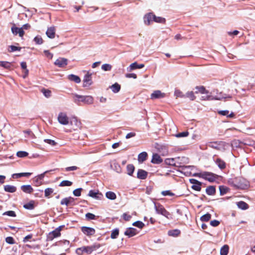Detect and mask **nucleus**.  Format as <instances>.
<instances>
[{"label": "nucleus", "instance_id": "nucleus-1", "mask_svg": "<svg viewBox=\"0 0 255 255\" xmlns=\"http://www.w3.org/2000/svg\"><path fill=\"white\" fill-rule=\"evenodd\" d=\"M195 89L197 90V91L195 92V93H200L203 95L201 97V100H221L226 98L225 97L221 96H217L214 97L210 94L209 91H207L203 86H197Z\"/></svg>", "mask_w": 255, "mask_h": 255}, {"label": "nucleus", "instance_id": "nucleus-2", "mask_svg": "<svg viewBox=\"0 0 255 255\" xmlns=\"http://www.w3.org/2000/svg\"><path fill=\"white\" fill-rule=\"evenodd\" d=\"M188 163V158L185 157H176V167H179L182 168V169L187 173L189 175L191 174V172H188L187 171L188 169H192L194 168L193 166H184L185 164Z\"/></svg>", "mask_w": 255, "mask_h": 255}, {"label": "nucleus", "instance_id": "nucleus-3", "mask_svg": "<svg viewBox=\"0 0 255 255\" xmlns=\"http://www.w3.org/2000/svg\"><path fill=\"white\" fill-rule=\"evenodd\" d=\"M100 246L98 244H95L90 246H83L78 248L76 250V253L78 255H83V254H91L94 251L100 248Z\"/></svg>", "mask_w": 255, "mask_h": 255}, {"label": "nucleus", "instance_id": "nucleus-4", "mask_svg": "<svg viewBox=\"0 0 255 255\" xmlns=\"http://www.w3.org/2000/svg\"><path fill=\"white\" fill-rule=\"evenodd\" d=\"M73 98L76 103L82 102L86 104H92L94 99L91 96H81L78 94H73Z\"/></svg>", "mask_w": 255, "mask_h": 255}, {"label": "nucleus", "instance_id": "nucleus-5", "mask_svg": "<svg viewBox=\"0 0 255 255\" xmlns=\"http://www.w3.org/2000/svg\"><path fill=\"white\" fill-rule=\"evenodd\" d=\"M207 145L210 147L221 151H224L229 147V144L223 141L210 142Z\"/></svg>", "mask_w": 255, "mask_h": 255}, {"label": "nucleus", "instance_id": "nucleus-6", "mask_svg": "<svg viewBox=\"0 0 255 255\" xmlns=\"http://www.w3.org/2000/svg\"><path fill=\"white\" fill-rule=\"evenodd\" d=\"M234 182L235 186L238 188L245 189L249 185V182L245 179L242 177L236 178Z\"/></svg>", "mask_w": 255, "mask_h": 255}, {"label": "nucleus", "instance_id": "nucleus-7", "mask_svg": "<svg viewBox=\"0 0 255 255\" xmlns=\"http://www.w3.org/2000/svg\"><path fill=\"white\" fill-rule=\"evenodd\" d=\"M154 209L157 214H161L167 218H169L170 213L167 212L162 205L154 203Z\"/></svg>", "mask_w": 255, "mask_h": 255}, {"label": "nucleus", "instance_id": "nucleus-8", "mask_svg": "<svg viewBox=\"0 0 255 255\" xmlns=\"http://www.w3.org/2000/svg\"><path fill=\"white\" fill-rule=\"evenodd\" d=\"M57 120L58 122L62 125H67L69 123V119L67 116V114L64 112H60L59 113L57 117Z\"/></svg>", "mask_w": 255, "mask_h": 255}, {"label": "nucleus", "instance_id": "nucleus-9", "mask_svg": "<svg viewBox=\"0 0 255 255\" xmlns=\"http://www.w3.org/2000/svg\"><path fill=\"white\" fill-rule=\"evenodd\" d=\"M70 124L73 130L76 131L81 129V123L77 118H73L70 121Z\"/></svg>", "mask_w": 255, "mask_h": 255}, {"label": "nucleus", "instance_id": "nucleus-10", "mask_svg": "<svg viewBox=\"0 0 255 255\" xmlns=\"http://www.w3.org/2000/svg\"><path fill=\"white\" fill-rule=\"evenodd\" d=\"M189 182L192 184L191 188L197 191H200L201 190L202 182L198 181L195 179H190Z\"/></svg>", "mask_w": 255, "mask_h": 255}, {"label": "nucleus", "instance_id": "nucleus-11", "mask_svg": "<svg viewBox=\"0 0 255 255\" xmlns=\"http://www.w3.org/2000/svg\"><path fill=\"white\" fill-rule=\"evenodd\" d=\"M48 172V171H46L43 173L35 177L34 178V182L36 186H40L43 184L42 180L45 176V174Z\"/></svg>", "mask_w": 255, "mask_h": 255}, {"label": "nucleus", "instance_id": "nucleus-12", "mask_svg": "<svg viewBox=\"0 0 255 255\" xmlns=\"http://www.w3.org/2000/svg\"><path fill=\"white\" fill-rule=\"evenodd\" d=\"M46 36L50 38L54 39L56 35V28L54 26L48 27L46 31Z\"/></svg>", "mask_w": 255, "mask_h": 255}, {"label": "nucleus", "instance_id": "nucleus-13", "mask_svg": "<svg viewBox=\"0 0 255 255\" xmlns=\"http://www.w3.org/2000/svg\"><path fill=\"white\" fill-rule=\"evenodd\" d=\"M11 30L13 35H16L18 34L19 36L20 37H22L24 34V31L22 29V28H19L16 27L15 25L11 27Z\"/></svg>", "mask_w": 255, "mask_h": 255}, {"label": "nucleus", "instance_id": "nucleus-14", "mask_svg": "<svg viewBox=\"0 0 255 255\" xmlns=\"http://www.w3.org/2000/svg\"><path fill=\"white\" fill-rule=\"evenodd\" d=\"M216 178L217 176L214 174L208 172H204L203 179L210 182H213Z\"/></svg>", "mask_w": 255, "mask_h": 255}, {"label": "nucleus", "instance_id": "nucleus-15", "mask_svg": "<svg viewBox=\"0 0 255 255\" xmlns=\"http://www.w3.org/2000/svg\"><path fill=\"white\" fill-rule=\"evenodd\" d=\"M154 14L152 13H148L145 14L143 17V21L145 24L149 25L151 22L153 21Z\"/></svg>", "mask_w": 255, "mask_h": 255}, {"label": "nucleus", "instance_id": "nucleus-16", "mask_svg": "<svg viewBox=\"0 0 255 255\" xmlns=\"http://www.w3.org/2000/svg\"><path fill=\"white\" fill-rule=\"evenodd\" d=\"M54 64L59 67H64L67 65V59L64 58H59L56 60Z\"/></svg>", "mask_w": 255, "mask_h": 255}, {"label": "nucleus", "instance_id": "nucleus-17", "mask_svg": "<svg viewBox=\"0 0 255 255\" xmlns=\"http://www.w3.org/2000/svg\"><path fill=\"white\" fill-rule=\"evenodd\" d=\"M81 230L82 232L87 236H92L95 233V229L90 227H82Z\"/></svg>", "mask_w": 255, "mask_h": 255}, {"label": "nucleus", "instance_id": "nucleus-18", "mask_svg": "<svg viewBox=\"0 0 255 255\" xmlns=\"http://www.w3.org/2000/svg\"><path fill=\"white\" fill-rule=\"evenodd\" d=\"M144 65L143 64H138L136 62L131 63L128 67L127 68L128 71H131L136 69H141L144 67Z\"/></svg>", "mask_w": 255, "mask_h": 255}, {"label": "nucleus", "instance_id": "nucleus-19", "mask_svg": "<svg viewBox=\"0 0 255 255\" xmlns=\"http://www.w3.org/2000/svg\"><path fill=\"white\" fill-rule=\"evenodd\" d=\"M165 96V93L161 92L159 90L154 91L151 95V99H160L164 98Z\"/></svg>", "mask_w": 255, "mask_h": 255}, {"label": "nucleus", "instance_id": "nucleus-20", "mask_svg": "<svg viewBox=\"0 0 255 255\" xmlns=\"http://www.w3.org/2000/svg\"><path fill=\"white\" fill-rule=\"evenodd\" d=\"M91 75L89 73L85 75L83 80V86L88 87L92 84Z\"/></svg>", "mask_w": 255, "mask_h": 255}, {"label": "nucleus", "instance_id": "nucleus-21", "mask_svg": "<svg viewBox=\"0 0 255 255\" xmlns=\"http://www.w3.org/2000/svg\"><path fill=\"white\" fill-rule=\"evenodd\" d=\"M60 235V230L56 229L52 232H50L48 236V238L50 240H52L54 238L58 237Z\"/></svg>", "mask_w": 255, "mask_h": 255}, {"label": "nucleus", "instance_id": "nucleus-22", "mask_svg": "<svg viewBox=\"0 0 255 255\" xmlns=\"http://www.w3.org/2000/svg\"><path fill=\"white\" fill-rule=\"evenodd\" d=\"M137 231L133 228H129L126 230L125 235L128 237H131L135 236L137 234Z\"/></svg>", "mask_w": 255, "mask_h": 255}, {"label": "nucleus", "instance_id": "nucleus-23", "mask_svg": "<svg viewBox=\"0 0 255 255\" xmlns=\"http://www.w3.org/2000/svg\"><path fill=\"white\" fill-rule=\"evenodd\" d=\"M151 162L154 164H159L162 162V159L157 153H154L152 155V157Z\"/></svg>", "mask_w": 255, "mask_h": 255}, {"label": "nucleus", "instance_id": "nucleus-24", "mask_svg": "<svg viewBox=\"0 0 255 255\" xmlns=\"http://www.w3.org/2000/svg\"><path fill=\"white\" fill-rule=\"evenodd\" d=\"M67 79L68 80L70 81H73L75 82L76 83H80L81 82L80 78L74 74H70L67 76Z\"/></svg>", "mask_w": 255, "mask_h": 255}, {"label": "nucleus", "instance_id": "nucleus-25", "mask_svg": "<svg viewBox=\"0 0 255 255\" xmlns=\"http://www.w3.org/2000/svg\"><path fill=\"white\" fill-rule=\"evenodd\" d=\"M74 201V199L72 197H69L67 198H65L61 200L60 204L62 205H66L68 206L70 204L73 203Z\"/></svg>", "mask_w": 255, "mask_h": 255}, {"label": "nucleus", "instance_id": "nucleus-26", "mask_svg": "<svg viewBox=\"0 0 255 255\" xmlns=\"http://www.w3.org/2000/svg\"><path fill=\"white\" fill-rule=\"evenodd\" d=\"M218 114L222 116H227V117L230 118H234L235 116L234 113L231 112V113H229V111L228 110L219 111H218Z\"/></svg>", "mask_w": 255, "mask_h": 255}, {"label": "nucleus", "instance_id": "nucleus-27", "mask_svg": "<svg viewBox=\"0 0 255 255\" xmlns=\"http://www.w3.org/2000/svg\"><path fill=\"white\" fill-rule=\"evenodd\" d=\"M147 175V172L142 169L138 170L137 172V178L141 179H145Z\"/></svg>", "mask_w": 255, "mask_h": 255}, {"label": "nucleus", "instance_id": "nucleus-28", "mask_svg": "<svg viewBox=\"0 0 255 255\" xmlns=\"http://www.w3.org/2000/svg\"><path fill=\"white\" fill-rule=\"evenodd\" d=\"M21 189L24 193H31L33 191L32 187L30 185H22L21 187Z\"/></svg>", "mask_w": 255, "mask_h": 255}, {"label": "nucleus", "instance_id": "nucleus-29", "mask_svg": "<svg viewBox=\"0 0 255 255\" xmlns=\"http://www.w3.org/2000/svg\"><path fill=\"white\" fill-rule=\"evenodd\" d=\"M110 88L112 90L113 92L114 93H118L121 89V86L117 83H115L110 87Z\"/></svg>", "mask_w": 255, "mask_h": 255}, {"label": "nucleus", "instance_id": "nucleus-30", "mask_svg": "<svg viewBox=\"0 0 255 255\" xmlns=\"http://www.w3.org/2000/svg\"><path fill=\"white\" fill-rule=\"evenodd\" d=\"M147 157V154L146 152H142L139 153L138 155V161L139 162L141 163L145 161Z\"/></svg>", "mask_w": 255, "mask_h": 255}, {"label": "nucleus", "instance_id": "nucleus-31", "mask_svg": "<svg viewBox=\"0 0 255 255\" xmlns=\"http://www.w3.org/2000/svg\"><path fill=\"white\" fill-rule=\"evenodd\" d=\"M4 189L6 192L9 193H13L15 192L16 188L13 185H6L4 186Z\"/></svg>", "mask_w": 255, "mask_h": 255}, {"label": "nucleus", "instance_id": "nucleus-32", "mask_svg": "<svg viewBox=\"0 0 255 255\" xmlns=\"http://www.w3.org/2000/svg\"><path fill=\"white\" fill-rule=\"evenodd\" d=\"M164 162L167 165L176 166V157L166 158L165 159Z\"/></svg>", "mask_w": 255, "mask_h": 255}, {"label": "nucleus", "instance_id": "nucleus-33", "mask_svg": "<svg viewBox=\"0 0 255 255\" xmlns=\"http://www.w3.org/2000/svg\"><path fill=\"white\" fill-rule=\"evenodd\" d=\"M88 195L92 198L96 199H99V195L102 196V194L99 193V191H95L94 190H90L89 192Z\"/></svg>", "mask_w": 255, "mask_h": 255}, {"label": "nucleus", "instance_id": "nucleus-34", "mask_svg": "<svg viewBox=\"0 0 255 255\" xmlns=\"http://www.w3.org/2000/svg\"><path fill=\"white\" fill-rule=\"evenodd\" d=\"M216 163L217 164L218 166L221 169H223L226 167V163L220 158H217L216 160Z\"/></svg>", "mask_w": 255, "mask_h": 255}, {"label": "nucleus", "instance_id": "nucleus-35", "mask_svg": "<svg viewBox=\"0 0 255 255\" xmlns=\"http://www.w3.org/2000/svg\"><path fill=\"white\" fill-rule=\"evenodd\" d=\"M35 202L34 201H30L28 203L25 204L23 205V207L28 210H32L34 209L35 205H34Z\"/></svg>", "mask_w": 255, "mask_h": 255}, {"label": "nucleus", "instance_id": "nucleus-36", "mask_svg": "<svg viewBox=\"0 0 255 255\" xmlns=\"http://www.w3.org/2000/svg\"><path fill=\"white\" fill-rule=\"evenodd\" d=\"M31 174V173L30 172H23V173H15L12 174V177L13 178H20L22 176H26L28 177Z\"/></svg>", "mask_w": 255, "mask_h": 255}, {"label": "nucleus", "instance_id": "nucleus-37", "mask_svg": "<svg viewBox=\"0 0 255 255\" xmlns=\"http://www.w3.org/2000/svg\"><path fill=\"white\" fill-rule=\"evenodd\" d=\"M206 192L209 195H213L216 192L215 188L212 186H209L206 188Z\"/></svg>", "mask_w": 255, "mask_h": 255}, {"label": "nucleus", "instance_id": "nucleus-38", "mask_svg": "<svg viewBox=\"0 0 255 255\" xmlns=\"http://www.w3.org/2000/svg\"><path fill=\"white\" fill-rule=\"evenodd\" d=\"M106 197L110 200H115L116 199L117 196L114 192L108 191L106 193Z\"/></svg>", "mask_w": 255, "mask_h": 255}, {"label": "nucleus", "instance_id": "nucleus-39", "mask_svg": "<svg viewBox=\"0 0 255 255\" xmlns=\"http://www.w3.org/2000/svg\"><path fill=\"white\" fill-rule=\"evenodd\" d=\"M11 63L7 61H0V66L6 69H9L11 67Z\"/></svg>", "mask_w": 255, "mask_h": 255}, {"label": "nucleus", "instance_id": "nucleus-40", "mask_svg": "<svg viewBox=\"0 0 255 255\" xmlns=\"http://www.w3.org/2000/svg\"><path fill=\"white\" fill-rule=\"evenodd\" d=\"M238 207L243 210L247 209L249 208L248 205L244 201H240L237 203Z\"/></svg>", "mask_w": 255, "mask_h": 255}, {"label": "nucleus", "instance_id": "nucleus-41", "mask_svg": "<svg viewBox=\"0 0 255 255\" xmlns=\"http://www.w3.org/2000/svg\"><path fill=\"white\" fill-rule=\"evenodd\" d=\"M153 21L157 23H164L166 21V20L164 17L156 16L154 14Z\"/></svg>", "mask_w": 255, "mask_h": 255}, {"label": "nucleus", "instance_id": "nucleus-42", "mask_svg": "<svg viewBox=\"0 0 255 255\" xmlns=\"http://www.w3.org/2000/svg\"><path fill=\"white\" fill-rule=\"evenodd\" d=\"M174 96L176 98H184L185 97L183 92L179 89H175L174 93Z\"/></svg>", "mask_w": 255, "mask_h": 255}, {"label": "nucleus", "instance_id": "nucleus-43", "mask_svg": "<svg viewBox=\"0 0 255 255\" xmlns=\"http://www.w3.org/2000/svg\"><path fill=\"white\" fill-rule=\"evenodd\" d=\"M229 252V247L227 245H224L220 250L221 255H227Z\"/></svg>", "mask_w": 255, "mask_h": 255}, {"label": "nucleus", "instance_id": "nucleus-44", "mask_svg": "<svg viewBox=\"0 0 255 255\" xmlns=\"http://www.w3.org/2000/svg\"><path fill=\"white\" fill-rule=\"evenodd\" d=\"M33 41L35 42V43L36 44H42L43 43V40L41 36L40 35H37L36 36L34 39Z\"/></svg>", "mask_w": 255, "mask_h": 255}, {"label": "nucleus", "instance_id": "nucleus-45", "mask_svg": "<svg viewBox=\"0 0 255 255\" xmlns=\"http://www.w3.org/2000/svg\"><path fill=\"white\" fill-rule=\"evenodd\" d=\"M54 190L51 188H46L44 190V195L45 197L49 198V196L53 193Z\"/></svg>", "mask_w": 255, "mask_h": 255}, {"label": "nucleus", "instance_id": "nucleus-46", "mask_svg": "<svg viewBox=\"0 0 255 255\" xmlns=\"http://www.w3.org/2000/svg\"><path fill=\"white\" fill-rule=\"evenodd\" d=\"M128 174L131 175L134 170V167L132 164H128L127 166Z\"/></svg>", "mask_w": 255, "mask_h": 255}, {"label": "nucleus", "instance_id": "nucleus-47", "mask_svg": "<svg viewBox=\"0 0 255 255\" xmlns=\"http://www.w3.org/2000/svg\"><path fill=\"white\" fill-rule=\"evenodd\" d=\"M211 218V215L210 214L207 213L201 216L200 219L202 221L207 222Z\"/></svg>", "mask_w": 255, "mask_h": 255}, {"label": "nucleus", "instance_id": "nucleus-48", "mask_svg": "<svg viewBox=\"0 0 255 255\" xmlns=\"http://www.w3.org/2000/svg\"><path fill=\"white\" fill-rule=\"evenodd\" d=\"M186 97L189 98L191 100L193 101L196 99V97L194 95L193 92L190 91L186 93V95H185Z\"/></svg>", "mask_w": 255, "mask_h": 255}, {"label": "nucleus", "instance_id": "nucleus-49", "mask_svg": "<svg viewBox=\"0 0 255 255\" xmlns=\"http://www.w3.org/2000/svg\"><path fill=\"white\" fill-rule=\"evenodd\" d=\"M28 155V152L24 151H19L16 153V155L18 157L23 158L27 156Z\"/></svg>", "mask_w": 255, "mask_h": 255}, {"label": "nucleus", "instance_id": "nucleus-50", "mask_svg": "<svg viewBox=\"0 0 255 255\" xmlns=\"http://www.w3.org/2000/svg\"><path fill=\"white\" fill-rule=\"evenodd\" d=\"M2 215H3V216L6 215V216H8L9 217H16V214H15V212L13 211H8L5 212L2 214Z\"/></svg>", "mask_w": 255, "mask_h": 255}, {"label": "nucleus", "instance_id": "nucleus-51", "mask_svg": "<svg viewBox=\"0 0 255 255\" xmlns=\"http://www.w3.org/2000/svg\"><path fill=\"white\" fill-rule=\"evenodd\" d=\"M21 50V47H17L14 45H10L9 46L8 51L10 52H12L15 51H20Z\"/></svg>", "mask_w": 255, "mask_h": 255}, {"label": "nucleus", "instance_id": "nucleus-52", "mask_svg": "<svg viewBox=\"0 0 255 255\" xmlns=\"http://www.w3.org/2000/svg\"><path fill=\"white\" fill-rule=\"evenodd\" d=\"M132 225L139 229H142L144 227V224L141 221H136L132 224Z\"/></svg>", "mask_w": 255, "mask_h": 255}, {"label": "nucleus", "instance_id": "nucleus-53", "mask_svg": "<svg viewBox=\"0 0 255 255\" xmlns=\"http://www.w3.org/2000/svg\"><path fill=\"white\" fill-rule=\"evenodd\" d=\"M72 184V182L68 180H63L59 184L60 186H70Z\"/></svg>", "mask_w": 255, "mask_h": 255}, {"label": "nucleus", "instance_id": "nucleus-54", "mask_svg": "<svg viewBox=\"0 0 255 255\" xmlns=\"http://www.w3.org/2000/svg\"><path fill=\"white\" fill-rule=\"evenodd\" d=\"M180 234V231L178 230H174L169 231L168 232V235L171 236H177Z\"/></svg>", "mask_w": 255, "mask_h": 255}, {"label": "nucleus", "instance_id": "nucleus-55", "mask_svg": "<svg viewBox=\"0 0 255 255\" xmlns=\"http://www.w3.org/2000/svg\"><path fill=\"white\" fill-rule=\"evenodd\" d=\"M102 69L105 71H110L112 69V66L109 64H104L102 66Z\"/></svg>", "mask_w": 255, "mask_h": 255}, {"label": "nucleus", "instance_id": "nucleus-56", "mask_svg": "<svg viewBox=\"0 0 255 255\" xmlns=\"http://www.w3.org/2000/svg\"><path fill=\"white\" fill-rule=\"evenodd\" d=\"M189 134V132L188 131H184L180 133H179L176 134V137H186Z\"/></svg>", "mask_w": 255, "mask_h": 255}, {"label": "nucleus", "instance_id": "nucleus-57", "mask_svg": "<svg viewBox=\"0 0 255 255\" xmlns=\"http://www.w3.org/2000/svg\"><path fill=\"white\" fill-rule=\"evenodd\" d=\"M43 52L44 53L45 56L47 58L50 59H51L53 58V54L51 53L49 50H44Z\"/></svg>", "mask_w": 255, "mask_h": 255}, {"label": "nucleus", "instance_id": "nucleus-58", "mask_svg": "<svg viewBox=\"0 0 255 255\" xmlns=\"http://www.w3.org/2000/svg\"><path fill=\"white\" fill-rule=\"evenodd\" d=\"M5 242L8 244H14L15 243L14 239L11 237H8L5 238Z\"/></svg>", "mask_w": 255, "mask_h": 255}, {"label": "nucleus", "instance_id": "nucleus-59", "mask_svg": "<svg viewBox=\"0 0 255 255\" xmlns=\"http://www.w3.org/2000/svg\"><path fill=\"white\" fill-rule=\"evenodd\" d=\"M119 235V230L116 229L114 230L111 235V237L112 239H116Z\"/></svg>", "mask_w": 255, "mask_h": 255}, {"label": "nucleus", "instance_id": "nucleus-60", "mask_svg": "<svg viewBox=\"0 0 255 255\" xmlns=\"http://www.w3.org/2000/svg\"><path fill=\"white\" fill-rule=\"evenodd\" d=\"M82 189L80 188L76 189L73 191V194L77 197H79L81 195V193Z\"/></svg>", "mask_w": 255, "mask_h": 255}, {"label": "nucleus", "instance_id": "nucleus-61", "mask_svg": "<svg viewBox=\"0 0 255 255\" xmlns=\"http://www.w3.org/2000/svg\"><path fill=\"white\" fill-rule=\"evenodd\" d=\"M42 92L46 98H49L51 96V91L50 90L43 89Z\"/></svg>", "mask_w": 255, "mask_h": 255}, {"label": "nucleus", "instance_id": "nucleus-62", "mask_svg": "<svg viewBox=\"0 0 255 255\" xmlns=\"http://www.w3.org/2000/svg\"><path fill=\"white\" fill-rule=\"evenodd\" d=\"M161 194L164 196H172L174 195V193H172L169 190L163 191L161 192Z\"/></svg>", "mask_w": 255, "mask_h": 255}, {"label": "nucleus", "instance_id": "nucleus-63", "mask_svg": "<svg viewBox=\"0 0 255 255\" xmlns=\"http://www.w3.org/2000/svg\"><path fill=\"white\" fill-rule=\"evenodd\" d=\"M86 217L89 220H93L95 219V216L93 214L88 213L86 214Z\"/></svg>", "mask_w": 255, "mask_h": 255}, {"label": "nucleus", "instance_id": "nucleus-64", "mask_svg": "<svg viewBox=\"0 0 255 255\" xmlns=\"http://www.w3.org/2000/svg\"><path fill=\"white\" fill-rule=\"evenodd\" d=\"M123 217L125 221H128L130 220V219L131 218V216L130 215H128L127 213H124L123 215Z\"/></svg>", "mask_w": 255, "mask_h": 255}]
</instances>
